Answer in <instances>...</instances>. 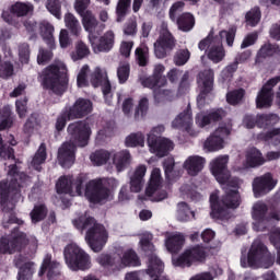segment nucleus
<instances>
[{"instance_id":"obj_21","label":"nucleus","mask_w":280,"mask_h":280,"mask_svg":"<svg viewBox=\"0 0 280 280\" xmlns=\"http://www.w3.org/2000/svg\"><path fill=\"white\" fill-rule=\"evenodd\" d=\"M253 229L254 231H266L270 215H268V206L264 201L254 203L252 210Z\"/></svg>"},{"instance_id":"obj_51","label":"nucleus","mask_w":280,"mask_h":280,"mask_svg":"<svg viewBox=\"0 0 280 280\" xmlns=\"http://www.w3.org/2000/svg\"><path fill=\"white\" fill-rule=\"evenodd\" d=\"M46 9L48 10V12H50V14H52L55 19H58L59 21L60 19H62V4L60 0H47Z\"/></svg>"},{"instance_id":"obj_33","label":"nucleus","mask_w":280,"mask_h":280,"mask_svg":"<svg viewBox=\"0 0 280 280\" xmlns=\"http://www.w3.org/2000/svg\"><path fill=\"white\" fill-rule=\"evenodd\" d=\"M14 266L20 268L19 280H32L34 275V262L27 261V258L23 255H18L14 258Z\"/></svg>"},{"instance_id":"obj_13","label":"nucleus","mask_w":280,"mask_h":280,"mask_svg":"<svg viewBox=\"0 0 280 280\" xmlns=\"http://www.w3.org/2000/svg\"><path fill=\"white\" fill-rule=\"evenodd\" d=\"M229 155H219L210 162V172L219 185H229L230 187H240L242 179L231 177L228 168Z\"/></svg>"},{"instance_id":"obj_41","label":"nucleus","mask_w":280,"mask_h":280,"mask_svg":"<svg viewBox=\"0 0 280 280\" xmlns=\"http://www.w3.org/2000/svg\"><path fill=\"white\" fill-rule=\"evenodd\" d=\"M47 159V148L45 144H40L37 152L35 153L34 158L31 161V167L33 170H36L37 172H40V165L45 163Z\"/></svg>"},{"instance_id":"obj_50","label":"nucleus","mask_w":280,"mask_h":280,"mask_svg":"<svg viewBox=\"0 0 280 280\" xmlns=\"http://www.w3.org/2000/svg\"><path fill=\"white\" fill-rule=\"evenodd\" d=\"M136 60L138 61V65L140 67H145L148 65V60L150 58V50L148 49V46L140 45L138 48H136Z\"/></svg>"},{"instance_id":"obj_30","label":"nucleus","mask_w":280,"mask_h":280,"mask_svg":"<svg viewBox=\"0 0 280 280\" xmlns=\"http://www.w3.org/2000/svg\"><path fill=\"white\" fill-rule=\"evenodd\" d=\"M222 117H224V110L222 109H212L208 113L201 112L196 115L195 124L198 128H207V126L220 121Z\"/></svg>"},{"instance_id":"obj_53","label":"nucleus","mask_w":280,"mask_h":280,"mask_svg":"<svg viewBox=\"0 0 280 280\" xmlns=\"http://www.w3.org/2000/svg\"><path fill=\"white\" fill-rule=\"evenodd\" d=\"M110 159V152L101 150L92 153L90 160L94 165H104Z\"/></svg>"},{"instance_id":"obj_25","label":"nucleus","mask_w":280,"mask_h":280,"mask_svg":"<svg viewBox=\"0 0 280 280\" xmlns=\"http://www.w3.org/2000/svg\"><path fill=\"white\" fill-rule=\"evenodd\" d=\"M45 273L49 280H55L60 277V262L51 258V255L49 254H47L43 259L40 269L38 271V277H43Z\"/></svg>"},{"instance_id":"obj_46","label":"nucleus","mask_w":280,"mask_h":280,"mask_svg":"<svg viewBox=\"0 0 280 280\" xmlns=\"http://www.w3.org/2000/svg\"><path fill=\"white\" fill-rule=\"evenodd\" d=\"M162 88H158L154 90V100L158 102V104H162L165 102H172L174 97H176V94L172 90H165Z\"/></svg>"},{"instance_id":"obj_62","label":"nucleus","mask_w":280,"mask_h":280,"mask_svg":"<svg viewBox=\"0 0 280 280\" xmlns=\"http://www.w3.org/2000/svg\"><path fill=\"white\" fill-rule=\"evenodd\" d=\"M190 56L191 55L189 54V50H179L175 55L174 62L178 67H183V65H187V61L189 60Z\"/></svg>"},{"instance_id":"obj_56","label":"nucleus","mask_w":280,"mask_h":280,"mask_svg":"<svg viewBox=\"0 0 280 280\" xmlns=\"http://www.w3.org/2000/svg\"><path fill=\"white\" fill-rule=\"evenodd\" d=\"M149 102L147 97H142L139 101L138 107L135 112V119H143L148 115Z\"/></svg>"},{"instance_id":"obj_10","label":"nucleus","mask_w":280,"mask_h":280,"mask_svg":"<svg viewBox=\"0 0 280 280\" xmlns=\"http://www.w3.org/2000/svg\"><path fill=\"white\" fill-rule=\"evenodd\" d=\"M272 264H275V257L259 240L254 241L248 256H242L241 258L242 268H270Z\"/></svg>"},{"instance_id":"obj_29","label":"nucleus","mask_w":280,"mask_h":280,"mask_svg":"<svg viewBox=\"0 0 280 280\" xmlns=\"http://www.w3.org/2000/svg\"><path fill=\"white\" fill-rule=\"evenodd\" d=\"M164 246L172 255L180 253V250H183V246H185V235L178 232H166Z\"/></svg>"},{"instance_id":"obj_37","label":"nucleus","mask_w":280,"mask_h":280,"mask_svg":"<svg viewBox=\"0 0 280 280\" xmlns=\"http://www.w3.org/2000/svg\"><path fill=\"white\" fill-rule=\"evenodd\" d=\"M63 22L72 36H75L77 38L81 36L82 25L80 24V20H78L73 13H66L63 16Z\"/></svg>"},{"instance_id":"obj_18","label":"nucleus","mask_w":280,"mask_h":280,"mask_svg":"<svg viewBox=\"0 0 280 280\" xmlns=\"http://www.w3.org/2000/svg\"><path fill=\"white\" fill-rule=\"evenodd\" d=\"M197 84L201 91L197 97V104L199 108L205 106V102L211 97V90L213 89V70H205L199 73L197 78Z\"/></svg>"},{"instance_id":"obj_38","label":"nucleus","mask_w":280,"mask_h":280,"mask_svg":"<svg viewBox=\"0 0 280 280\" xmlns=\"http://www.w3.org/2000/svg\"><path fill=\"white\" fill-rule=\"evenodd\" d=\"M280 47L275 44L266 43L264 44L257 52L256 62H261L265 58H270L272 56H279Z\"/></svg>"},{"instance_id":"obj_52","label":"nucleus","mask_w":280,"mask_h":280,"mask_svg":"<svg viewBox=\"0 0 280 280\" xmlns=\"http://www.w3.org/2000/svg\"><path fill=\"white\" fill-rule=\"evenodd\" d=\"M275 124H279V116L277 114L257 116V126H259V128H264V126H275Z\"/></svg>"},{"instance_id":"obj_35","label":"nucleus","mask_w":280,"mask_h":280,"mask_svg":"<svg viewBox=\"0 0 280 280\" xmlns=\"http://www.w3.org/2000/svg\"><path fill=\"white\" fill-rule=\"evenodd\" d=\"M39 32L43 40H45L50 49L56 47V38L54 37V32H56V28L51 25V23L43 21L39 24Z\"/></svg>"},{"instance_id":"obj_44","label":"nucleus","mask_w":280,"mask_h":280,"mask_svg":"<svg viewBox=\"0 0 280 280\" xmlns=\"http://www.w3.org/2000/svg\"><path fill=\"white\" fill-rule=\"evenodd\" d=\"M177 25L182 32H191L196 25V20L191 13H184L178 18Z\"/></svg>"},{"instance_id":"obj_6","label":"nucleus","mask_w":280,"mask_h":280,"mask_svg":"<svg viewBox=\"0 0 280 280\" xmlns=\"http://www.w3.org/2000/svg\"><path fill=\"white\" fill-rule=\"evenodd\" d=\"M96 261L103 268H110L112 270L139 268V266H141V258H139V255L132 248H118L112 256L108 254H101L96 258Z\"/></svg>"},{"instance_id":"obj_59","label":"nucleus","mask_w":280,"mask_h":280,"mask_svg":"<svg viewBox=\"0 0 280 280\" xmlns=\"http://www.w3.org/2000/svg\"><path fill=\"white\" fill-rule=\"evenodd\" d=\"M241 100H244V90H234L232 92H229L226 95L228 104H231L232 106H235V104H240Z\"/></svg>"},{"instance_id":"obj_11","label":"nucleus","mask_w":280,"mask_h":280,"mask_svg":"<svg viewBox=\"0 0 280 280\" xmlns=\"http://www.w3.org/2000/svg\"><path fill=\"white\" fill-rule=\"evenodd\" d=\"M66 266L70 270H89L91 268V256L77 243H69L63 248Z\"/></svg>"},{"instance_id":"obj_19","label":"nucleus","mask_w":280,"mask_h":280,"mask_svg":"<svg viewBox=\"0 0 280 280\" xmlns=\"http://www.w3.org/2000/svg\"><path fill=\"white\" fill-rule=\"evenodd\" d=\"M277 178L271 173H266L261 176L254 178L252 183L253 194L255 198H261L266 194H270L277 187Z\"/></svg>"},{"instance_id":"obj_64","label":"nucleus","mask_w":280,"mask_h":280,"mask_svg":"<svg viewBox=\"0 0 280 280\" xmlns=\"http://www.w3.org/2000/svg\"><path fill=\"white\" fill-rule=\"evenodd\" d=\"M19 58L22 65H27V62H30V45L21 44L19 46Z\"/></svg>"},{"instance_id":"obj_42","label":"nucleus","mask_w":280,"mask_h":280,"mask_svg":"<svg viewBox=\"0 0 280 280\" xmlns=\"http://www.w3.org/2000/svg\"><path fill=\"white\" fill-rule=\"evenodd\" d=\"M91 54L89 46L83 42H77L74 50L70 54L71 60L73 62H78V60H83Z\"/></svg>"},{"instance_id":"obj_8","label":"nucleus","mask_w":280,"mask_h":280,"mask_svg":"<svg viewBox=\"0 0 280 280\" xmlns=\"http://www.w3.org/2000/svg\"><path fill=\"white\" fill-rule=\"evenodd\" d=\"M152 240H154L152 233L144 232L141 234L139 241L140 250L148 257L145 272L149 277H163L165 265H163V260L156 256V247L152 244Z\"/></svg>"},{"instance_id":"obj_26","label":"nucleus","mask_w":280,"mask_h":280,"mask_svg":"<svg viewBox=\"0 0 280 280\" xmlns=\"http://www.w3.org/2000/svg\"><path fill=\"white\" fill-rule=\"evenodd\" d=\"M45 273L49 280H55L60 277V262L51 258V255L49 254H47L43 259L40 269L38 271V277H43Z\"/></svg>"},{"instance_id":"obj_39","label":"nucleus","mask_w":280,"mask_h":280,"mask_svg":"<svg viewBox=\"0 0 280 280\" xmlns=\"http://www.w3.org/2000/svg\"><path fill=\"white\" fill-rule=\"evenodd\" d=\"M196 218V213L192 211L191 208H189V205L187 202H179L177 203L176 209V219L179 222H189V220H194Z\"/></svg>"},{"instance_id":"obj_17","label":"nucleus","mask_w":280,"mask_h":280,"mask_svg":"<svg viewBox=\"0 0 280 280\" xmlns=\"http://www.w3.org/2000/svg\"><path fill=\"white\" fill-rule=\"evenodd\" d=\"M163 178L161 177V168H153L149 185L145 189V196L153 202H161L167 198V191L161 189Z\"/></svg>"},{"instance_id":"obj_9","label":"nucleus","mask_w":280,"mask_h":280,"mask_svg":"<svg viewBox=\"0 0 280 280\" xmlns=\"http://www.w3.org/2000/svg\"><path fill=\"white\" fill-rule=\"evenodd\" d=\"M9 168V174L14 176L15 180L9 185V188L8 184L0 183V205H2L5 211L14 209L16 202L21 200V192L19 191L21 184L18 183L19 180L23 183V178H27L25 174L22 173L19 175V173H16L15 165H10Z\"/></svg>"},{"instance_id":"obj_16","label":"nucleus","mask_w":280,"mask_h":280,"mask_svg":"<svg viewBox=\"0 0 280 280\" xmlns=\"http://www.w3.org/2000/svg\"><path fill=\"white\" fill-rule=\"evenodd\" d=\"M174 47H176V42H174L172 33L167 30V24L163 23L160 30V36L154 43V54L156 58H165Z\"/></svg>"},{"instance_id":"obj_15","label":"nucleus","mask_w":280,"mask_h":280,"mask_svg":"<svg viewBox=\"0 0 280 280\" xmlns=\"http://www.w3.org/2000/svg\"><path fill=\"white\" fill-rule=\"evenodd\" d=\"M229 135H231V127L229 125H220L219 128L203 141V151L211 153L224 150V148H226V138Z\"/></svg>"},{"instance_id":"obj_2","label":"nucleus","mask_w":280,"mask_h":280,"mask_svg":"<svg viewBox=\"0 0 280 280\" xmlns=\"http://www.w3.org/2000/svg\"><path fill=\"white\" fill-rule=\"evenodd\" d=\"M69 141H66L58 151V161L61 167H71L75 163V148L89 145L91 125L86 121H77L68 126Z\"/></svg>"},{"instance_id":"obj_61","label":"nucleus","mask_w":280,"mask_h":280,"mask_svg":"<svg viewBox=\"0 0 280 280\" xmlns=\"http://www.w3.org/2000/svg\"><path fill=\"white\" fill-rule=\"evenodd\" d=\"M14 75V66L10 61L0 65V78L8 79Z\"/></svg>"},{"instance_id":"obj_32","label":"nucleus","mask_w":280,"mask_h":280,"mask_svg":"<svg viewBox=\"0 0 280 280\" xmlns=\"http://www.w3.org/2000/svg\"><path fill=\"white\" fill-rule=\"evenodd\" d=\"M110 160L117 172H124L132 163V155L128 150L112 151Z\"/></svg>"},{"instance_id":"obj_24","label":"nucleus","mask_w":280,"mask_h":280,"mask_svg":"<svg viewBox=\"0 0 280 280\" xmlns=\"http://www.w3.org/2000/svg\"><path fill=\"white\" fill-rule=\"evenodd\" d=\"M93 112V103L86 98H79L73 106L67 110L68 119H82Z\"/></svg>"},{"instance_id":"obj_55","label":"nucleus","mask_w":280,"mask_h":280,"mask_svg":"<svg viewBox=\"0 0 280 280\" xmlns=\"http://www.w3.org/2000/svg\"><path fill=\"white\" fill-rule=\"evenodd\" d=\"M47 215V209L44 205L35 206L33 211L31 212V220L34 224L36 222H40V220H45V217Z\"/></svg>"},{"instance_id":"obj_40","label":"nucleus","mask_w":280,"mask_h":280,"mask_svg":"<svg viewBox=\"0 0 280 280\" xmlns=\"http://www.w3.org/2000/svg\"><path fill=\"white\" fill-rule=\"evenodd\" d=\"M140 82L145 89H152L154 94L156 89H162V86L167 84V79H156V77L152 74L151 77L141 78Z\"/></svg>"},{"instance_id":"obj_63","label":"nucleus","mask_w":280,"mask_h":280,"mask_svg":"<svg viewBox=\"0 0 280 280\" xmlns=\"http://www.w3.org/2000/svg\"><path fill=\"white\" fill-rule=\"evenodd\" d=\"M91 5V0H74L73 8L80 16L86 14V9Z\"/></svg>"},{"instance_id":"obj_4","label":"nucleus","mask_w":280,"mask_h":280,"mask_svg":"<svg viewBox=\"0 0 280 280\" xmlns=\"http://www.w3.org/2000/svg\"><path fill=\"white\" fill-rule=\"evenodd\" d=\"M221 187L225 189V196L220 197V190H214L210 195V215L214 220H229L231 218L229 209H237L242 202V197L237 191L240 186L221 185Z\"/></svg>"},{"instance_id":"obj_49","label":"nucleus","mask_w":280,"mask_h":280,"mask_svg":"<svg viewBox=\"0 0 280 280\" xmlns=\"http://www.w3.org/2000/svg\"><path fill=\"white\" fill-rule=\"evenodd\" d=\"M14 124V116H12V109L4 107L3 114L0 116V130H8L12 128Z\"/></svg>"},{"instance_id":"obj_48","label":"nucleus","mask_w":280,"mask_h":280,"mask_svg":"<svg viewBox=\"0 0 280 280\" xmlns=\"http://www.w3.org/2000/svg\"><path fill=\"white\" fill-rule=\"evenodd\" d=\"M259 21H261V11L257 7L250 9L245 14V22L246 25H249V27H255L259 25Z\"/></svg>"},{"instance_id":"obj_58","label":"nucleus","mask_w":280,"mask_h":280,"mask_svg":"<svg viewBox=\"0 0 280 280\" xmlns=\"http://www.w3.org/2000/svg\"><path fill=\"white\" fill-rule=\"evenodd\" d=\"M259 138L262 139V141H271V143L277 145V143H280V128L271 129L266 135L261 133Z\"/></svg>"},{"instance_id":"obj_12","label":"nucleus","mask_w":280,"mask_h":280,"mask_svg":"<svg viewBox=\"0 0 280 280\" xmlns=\"http://www.w3.org/2000/svg\"><path fill=\"white\" fill-rule=\"evenodd\" d=\"M207 248L200 244L190 245L184 249V252L172 258L173 266L179 268H191V266H198V264H205L207 261Z\"/></svg>"},{"instance_id":"obj_23","label":"nucleus","mask_w":280,"mask_h":280,"mask_svg":"<svg viewBox=\"0 0 280 280\" xmlns=\"http://www.w3.org/2000/svg\"><path fill=\"white\" fill-rule=\"evenodd\" d=\"M89 38L94 54L110 51L115 47V33L113 31H107L98 39L94 35H90Z\"/></svg>"},{"instance_id":"obj_36","label":"nucleus","mask_w":280,"mask_h":280,"mask_svg":"<svg viewBox=\"0 0 280 280\" xmlns=\"http://www.w3.org/2000/svg\"><path fill=\"white\" fill-rule=\"evenodd\" d=\"M174 128H182L183 130H191L194 126V120L191 119V109H186L184 113L179 114L172 122Z\"/></svg>"},{"instance_id":"obj_34","label":"nucleus","mask_w":280,"mask_h":280,"mask_svg":"<svg viewBox=\"0 0 280 280\" xmlns=\"http://www.w3.org/2000/svg\"><path fill=\"white\" fill-rule=\"evenodd\" d=\"M205 163L207 160L199 155H191L184 162V170H186L189 176H198L202 170H205Z\"/></svg>"},{"instance_id":"obj_14","label":"nucleus","mask_w":280,"mask_h":280,"mask_svg":"<svg viewBox=\"0 0 280 280\" xmlns=\"http://www.w3.org/2000/svg\"><path fill=\"white\" fill-rule=\"evenodd\" d=\"M25 244H33L36 248V246H38V241L34 236L27 238L23 232L12 234L10 238L2 237L0 240V253L12 255V253L21 250Z\"/></svg>"},{"instance_id":"obj_57","label":"nucleus","mask_w":280,"mask_h":280,"mask_svg":"<svg viewBox=\"0 0 280 280\" xmlns=\"http://www.w3.org/2000/svg\"><path fill=\"white\" fill-rule=\"evenodd\" d=\"M117 75L120 84L126 83L128 78H130V65L127 62L120 63L117 70Z\"/></svg>"},{"instance_id":"obj_31","label":"nucleus","mask_w":280,"mask_h":280,"mask_svg":"<svg viewBox=\"0 0 280 280\" xmlns=\"http://www.w3.org/2000/svg\"><path fill=\"white\" fill-rule=\"evenodd\" d=\"M148 172V167L143 164L137 166L133 173L130 176V191L132 194H139L141 189H143L145 185V174Z\"/></svg>"},{"instance_id":"obj_3","label":"nucleus","mask_w":280,"mask_h":280,"mask_svg":"<svg viewBox=\"0 0 280 280\" xmlns=\"http://www.w3.org/2000/svg\"><path fill=\"white\" fill-rule=\"evenodd\" d=\"M78 231H86L85 242L93 253H101L108 243V230L89 214H80L72 221Z\"/></svg>"},{"instance_id":"obj_54","label":"nucleus","mask_w":280,"mask_h":280,"mask_svg":"<svg viewBox=\"0 0 280 280\" xmlns=\"http://www.w3.org/2000/svg\"><path fill=\"white\" fill-rule=\"evenodd\" d=\"M89 65H84L78 75H77V85L79 89H84V86H89Z\"/></svg>"},{"instance_id":"obj_1","label":"nucleus","mask_w":280,"mask_h":280,"mask_svg":"<svg viewBox=\"0 0 280 280\" xmlns=\"http://www.w3.org/2000/svg\"><path fill=\"white\" fill-rule=\"evenodd\" d=\"M108 185H110V187H118L119 182L115 178H98L86 183V177L84 175H79L77 177L67 175L61 176L58 179L56 189L58 194L85 196L90 202L104 205V202L113 200V192L108 189Z\"/></svg>"},{"instance_id":"obj_20","label":"nucleus","mask_w":280,"mask_h":280,"mask_svg":"<svg viewBox=\"0 0 280 280\" xmlns=\"http://www.w3.org/2000/svg\"><path fill=\"white\" fill-rule=\"evenodd\" d=\"M90 82L92 86H102V92L105 97V102L110 104L113 94L110 93V81H108V73L106 70L96 67L90 75Z\"/></svg>"},{"instance_id":"obj_45","label":"nucleus","mask_w":280,"mask_h":280,"mask_svg":"<svg viewBox=\"0 0 280 280\" xmlns=\"http://www.w3.org/2000/svg\"><path fill=\"white\" fill-rule=\"evenodd\" d=\"M81 18L85 32H89L90 36H93L95 27H97V19H95V15H93L91 11H86L84 15H81Z\"/></svg>"},{"instance_id":"obj_7","label":"nucleus","mask_w":280,"mask_h":280,"mask_svg":"<svg viewBox=\"0 0 280 280\" xmlns=\"http://www.w3.org/2000/svg\"><path fill=\"white\" fill-rule=\"evenodd\" d=\"M222 40L226 42L228 47H232L235 40V28H230L229 31H221L219 33V37H213L212 34H209L208 38L199 42L198 48L200 49V51H205V49H208L209 60L218 65V62H222V60H224V56H226L224 47H222Z\"/></svg>"},{"instance_id":"obj_22","label":"nucleus","mask_w":280,"mask_h":280,"mask_svg":"<svg viewBox=\"0 0 280 280\" xmlns=\"http://www.w3.org/2000/svg\"><path fill=\"white\" fill-rule=\"evenodd\" d=\"M279 82L280 77H275L264 84L256 97L257 108H270V106H272V89H275Z\"/></svg>"},{"instance_id":"obj_60","label":"nucleus","mask_w":280,"mask_h":280,"mask_svg":"<svg viewBox=\"0 0 280 280\" xmlns=\"http://www.w3.org/2000/svg\"><path fill=\"white\" fill-rule=\"evenodd\" d=\"M271 244L277 248L278 256L276 262L280 266V229H276L270 233L269 237Z\"/></svg>"},{"instance_id":"obj_43","label":"nucleus","mask_w":280,"mask_h":280,"mask_svg":"<svg viewBox=\"0 0 280 280\" xmlns=\"http://www.w3.org/2000/svg\"><path fill=\"white\" fill-rule=\"evenodd\" d=\"M126 148H143L145 145V136L141 132H133L125 139Z\"/></svg>"},{"instance_id":"obj_28","label":"nucleus","mask_w":280,"mask_h":280,"mask_svg":"<svg viewBox=\"0 0 280 280\" xmlns=\"http://www.w3.org/2000/svg\"><path fill=\"white\" fill-rule=\"evenodd\" d=\"M264 163H266V159H264L261 151L253 148L246 152L245 163L242 166L236 164L234 171L244 172V170H248V167H259L260 165H264Z\"/></svg>"},{"instance_id":"obj_47","label":"nucleus","mask_w":280,"mask_h":280,"mask_svg":"<svg viewBox=\"0 0 280 280\" xmlns=\"http://www.w3.org/2000/svg\"><path fill=\"white\" fill-rule=\"evenodd\" d=\"M11 12L16 16H27L34 12V5L30 2H16L11 7Z\"/></svg>"},{"instance_id":"obj_27","label":"nucleus","mask_w":280,"mask_h":280,"mask_svg":"<svg viewBox=\"0 0 280 280\" xmlns=\"http://www.w3.org/2000/svg\"><path fill=\"white\" fill-rule=\"evenodd\" d=\"M148 145L150 152L156 154L160 159L167 156V154L174 150V142L167 138H159L158 140H152L151 138Z\"/></svg>"},{"instance_id":"obj_5","label":"nucleus","mask_w":280,"mask_h":280,"mask_svg":"<svg viewBox=\"0 0 280 280\" xmlns=\"http://www.w3.org/2000/svg\"><path fill=\"white\" fill-rule=\"evenodd\" d=\"M39 80L44 89L52 91L56 95H62L67 91V84L69 82L67 66L60 60L55 61L43 70L39 74Z\"/></svg>"}]
</instances>
